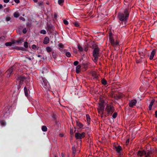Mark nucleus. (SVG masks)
Returning a JSON list of instances; mask_svg holds the SVG:
<instances>
[{"label":"nucleus","mask_w":157,"mask_h":157,"mask_svg":"<svg viewBox=\"0 0 157 157\" xmlns=\"http://www.w3.org/2000/svg\"><path fill=\"white\" fill-rule=\"evenodd\" d=\"M129 15L128 11L127 9H125L123 12L119 13L118 14V17L120 20L123 21L121 23V25L123 26V23L125 25L127 22V20Z\"/></svg>","instance_id":"nucleus-1"},{"label":"nucleus","mask_w":157,"mask_h":157,"mask_svg":"<svg viewBox=\"0 0 157 157\" xmlns=\"http://www.w3.org/2000/svg\"><path fill=\"white\" fill-rule=\"evenodd\" d=\"M113 34L112 33L111 30H110L109 32V41L111 45L113 46H115L119 44V41L117 40H116L115 41V40L113 37Z\"/></svg>","instance_id":"nucleus-2"},{"label":"nucleus","mask_w":157,"mask_h":157,"mask_svg":"<svg viewBox=\"0 0 157 157\" xmlns=\"http://www.w3.org/2000/svg\"><path fill=\"white\" fill-rule=\"evenodd\" d=\"M43 82L42 83V86L44 90L48 91L49 90L50 86L47 80L43 78H42Z\"/></svg>","instance_id":"nucleus-3"},{"label":"nucleus","mask_w":157,"mask_h":157,"mask_svg":"<svg viewBox=\"0 0 157 157\" xmlns=\"http://www.w3.org/2000/svg\"><path fill=\"white\" fill-rule=\"evenodd\" d=\"M25 79V77L23 76H20L17 77V81L19 83V85L18 86V89L21 87V86L23 84V82Z\"/></svg>","instance_id":"nucleus-4"},{"label":"nucleus","mask_w":157,"mask_h":157,"mask_svg":"<svg viewBox=\"0 0 157 157\" xmlns=\"http://www.w3.org/2000/svg\"><path fill=\"white\" fill-rule=\"evenodd\" d=\"M99 49L98 48H96L94 49L93 52V56L94 58V60H97L99 56Z\"/></svg>","instance_id":"nucleus-5"},{"label":"nucleus","mask_w":157,"mask_h":157,"mask_svg":"<svg viewBox=\"0 0 157 157\" xmlns=\"http://www.w3.org/2000/svg\"><path fill=\"white\" fill-rule=\"evenodd\" d=\"M105 111L108 113L111 114L113 112L114 109L113 106L110 105H107L105 109Z\"/></svg>","instance_id":"nucleus-6"},{"label":"nucleus","mask_w":157,"mask_h":157,"mask_svg":"<svg viewBox=\"0 0 157 157\" xmlns=\"http://www.w3.org/2000/svg\"><path fill=\"white\" fill-rule=\"evenodd\" d=\"M103 102L104 101H103L99 104V106L98 109V112L101 114L103 113V111L104 110Z\"/></svg>","instance_id":"nucleus-7"},{"label":"nucleus","mask_w":157,"mask_h":157,"mask_svg":"<svg viewBox=\"0 0 157 157\" xmlns=\"http://www.w3.org/2000/svg\"><path fill=\"white\" fill-rule=\"evenodd\" d=\"M85 133L82 132L81 133L76 132L75 134V136L76 139H81L85 136Z\"/></svg>","instance_id":"nucleus-8"},{"label":"nucleus","mask_w":157,"mask_h":157,"mask_svg":"<svg viewBox=\"0 0 157 157\" xmlns=\"http://www.w3.org/2000/svg\"><path fill=\"white\" fill-rule=\"evenodd\" d=\"M114 149L119 155H120L121 154L122 151V148L120 146H114Z\"/></svg>","instance_id":"nucleus-9"},{"label":"nucleus","mask_w":157,"mask_h":157,"mask_svg":"<svg viewBox=\"0 0 157 157\" xmlns=\"http://www.w3.org/2000/svg\"><path fill=\"white\" fill-rule=\"evenodd\" d=\"M14 68V67H12L7 71V77L9 78L10 76L12 73Z\"/></svg>","instance_id":"nucleus-10"},{"label":"nucleus","mask_w":157,"mask_h":157,"mask_svg":"<svg viewBox=\"0 0 157 157\" xmlns=\"http://www.w3.org/2000/svg\"><path fill=\"white\" fill-rule=\"evenodd\" d=\"M137 103V101L136 100L133 99L129 101V104L130 107H133L134 106L136 105Z\"/></svg>","instance_id":"nucleus-11"},{"label":"nucleus","mask_w":157,"mask_h":157,"mask_svg":"<svg viewBox=\"0 0 157 157\" xmlns=\"http://www.w3.org/2000/svg\"><path fill=\"white\" fill-rule=\"evenodd\" d=\"M152 154V151L151 150H148L147 151H145V153L144 154L145 157H151V155Z\"/></svg>","instance_id":"nucleus-12"},{"label":"nucleus","mask_w":157,"mask_h":157,"mask_svg":"<svg viewBox=\"0 0 157 157\" xmlns=\"http://www.w3.org/2000/svg\"><path fill=\"white\" fill-rule=\"evenodd\" d=\"M145 153V151L144 150H142L139 151L137 153V155L140 156H142L144 155Z\"/></svg>","instance_id":"nucleus-13"},{"label":"nucleus","mask_w":157,"mask_h":157,"mask_svg":"<svg viewBox=\"0 0 157 157\" xmlns=\"http://www.w3.org/2000/svg\"><path fill=\"white\" fill-rule=\"evenodd\" d=\"M23 39L22 38H20L19 39H18L17 40H13V43H21L22 42V41H23Z\"/></svg>","instance_id":"nucleus-14"},{"label":"nucleus","mask_w":157,"mask_h":157,"mask_svg":"<svg viewBox=\"0 0 157 157\" xmlns=\"http://www.w3.org/2000/svg\"><path fill=\"white\" fill-rule=\"evenodd\" d=\"M156 52V50L155 49H154L152 51L150 56V60H152L153 59L154 56Z\"/></svg>","instance_id":"nucleus-15"},{"label":"nucleus","mask_w":157,"mask_h":157,"mask_svg":"<svg viewBox=\"0 0 157 157\" xmlns=\"http://www.w3.org/2000/svg\"><path fill=\"white\" fill-rule=\"evenodd\" d=\"M49 42V39L48 37H46L43 41V43L45 44H47Z\"/></svg>","instance_id":"nucleus-16"},{"label":"nucleus","mask_w":157,"mask_h":157,"mask_svg":"<svg viewBox=\"0 0 157 157\" xmlns=\"http://www.w3.org/2000/svg\"><path fill=\"white\" fill-rule=\"evenodd\" d=\"M81 68V66L80 65H78L76 67V72L77 73H78L80 71V69Z\"/></svg>","instance_id":"nucleus-17"},{"label":"nucleus","mask_w":157,"mask_h":157,"mask_svg":"<svg viewBox=\"0 0 157 157\" xmlns=\"http://www.w3.org/2000/svg\"><path fill=\"white\" fill-rule=\"evenodd\" d=\"M155 102V101L154 100H152L151 102H150V104L149 106V110H151V109L152 106V105H153V104Z\"/></svg>","instance_id":"nucleus-18"},{"label":"nucleus","mask_w":157,"mask_h":157,"mask_svg":"<svg viewBox=\"0 0 157 157\" xmlns=\"http://www.w3.org/2000/svg\"><path fill=\"white\" fill-rule=\"evenodd\" d=\"M76 124L77 126L79 128H81L82 127V124L79 121H76Z\"/></svg>","instance_id":"nucleus-19"},{"label":"nucleus","mask_w":157,"mask_h":157,"mask_svg":"<svg viewBox=\"0 0 157 157\" xmlns=\"http://www.w3.org/2000/svg\"><path fill=\"white\" fill-rule=\"evenodd\" d=\"M24 90L25 95L26 96L28 97V90H29L28 89H26V87H24Z\"/></svg>","instance_id":"nucleus-20"},{"label":"nucleus","mask_w":157,"mask_h":157,"mask_svg":"<svg viewBox=\"0 0 157 157\" xmlns=\"http://www.w3.org/2000/svg\"><path fill=\"white\" fill-rule=\"evenodd\" d=\"M46 50L48 52H50L52 50V49L50 47H47L46 48Z\"/></svg>","instance_id":"nucleus-21"},{"label":"nucleus","mask_w":157,"mask_h":157,"mask_svg":"<svg viewBox=\"0 0 157 157\" xmlns=\"http://www.w3.org/2000/svg\"><path fill=\"white\" fill-rule=\"evenodd\" d=\"M13 44V41L11 42H8L5 43V45L7 46H11L12 44Z\"/></svg>","instance_id":"nucleus-22"},{"label":"nucleus","mask_w":157,"mask_h":157,"mask_svg":"<svg viewBox=\"0 0 157 157\" xmlns=\"http://www.w3.org/2000/svg\"><path fill=\"white\" fill-rule=\"evenodd\" d=\"M42 130L43 132H46L47 130V128L45 126H43L42 127Z\"/></svg>","instance_id":"nucleus-23"},{"label":"nucleus","mask_w":157,"mask_h":157,"mask_svg":"<svg viewBox=\"0 0 157 157\" xmlns=\"http://www.w3.org/2000/svg\"><path fill=\"white\" fill-rule=\"evenodd\" d=\"M78 48L79 51L80 52H82L83 51V48L79 44H78Z\"/></svg>","instance_id":"nucleus-24"},{"label":"nucleus","mask_w":157,"mask_h":157,"mask_svg":"<svg viewBox=\"0 0 157 157\" xmlns=\"http://www.w3.org/2000/svg\"><path fill=\"white\" fill-rule=\"evenodd\" d=\"M58 46L59 49H63L64 48V45L61 43H60L58 44Z\"/></svg>","instance_id":"nucleus-25"},{"label":"nucleus","mask_w":157,"mask_h":157,"mask_svg":"<svg viewBox=\"0 0 157 157\" xmlns=\"http://www.w3.org/2000/svg\"><path fill=\"white\" fill-rule=\"evenodd\" d=\"M86 118L87 121L88 123H89L90 121V116L88 115H86Z\"/></svg>","instance_id":"nucleus-26"},{"label":"nucleus","mask_w":157,"mask_h":157,"mask_svg":"<svg viewBox=\"0 0 157 157\" xmlns=\"http://www.w3.org/2000/svg\"><path fill=\"white\" fill-rule=\"evenodd\" d=\"M13 15L16 18L18 17L19 16V13L17 12H15L14 13Z\"/></svg>","instance_id":"nucleus-27"},{"label":"nucleus","mask_w":157,"mask_h":157,"mask_svg":"<svg viewBox=\"0 0 157 157\" xmlns=\"http://www.w3.org/2000/svg\"><path fill=\"white\" fill-rule=\"evenodd\" d=\"M48 72V70L46 68L44 67L43 68V70L42 71V73L43 74L44 73H46Z\"/></svg>","instance_id":"nucleus-28"},{"label":"nucleus","mask_w":157,"mask_h":157,"mask_svg":"<svg viewBox=\"0 0 157 157\" xmlns=\"http://www.w3.org/2000/svg\"><path fill=\"white\" fill-rule=\"evenodd\" d=\"M73 24L76 27H79V23L75 21L73 22Z\"/></svg>","instance_id":"nucleus-29"},{"label":"nucleus","mask_w":157,"mask_h":157,"mask_svg":"<svg viewBox=\"0 0 157 157\" xmlns=\"http://www.w3.org/2000/svg\"><path fill=\"white\" fill-rule=\"evenodd\" d=\"M64 2V0H58V3L60 5H61Z\"/></svg>","instance_id":"nucleus-30"},{"label":"nucleus","mask_w":157,"mask_h":157,"mask_svg":"<svg viewBox=\"0 0 157 157\" xmlns=\"http://www.w3.org/2000/svg\"><path fill=\"white\" fill-rule=\"evenodd\" d=\"M65 55L67 56L68 57H69L71 56V53L69 52H67L66 53Z\"/></svg>","instance_id":"nucleus-31"},{"label":"nucleus","mask_w":157,"mask_h":157,"mask_svg":"<svg viewBox=\"0 0 157 157\" xmlns=\"http://www.w3.org/2000/svg\"><path fill=\"white\" fill-rule=\"evenodd\" d=\"M52 56H53V58L55 59L56 58V53L54 51L52 52Z\"/></svg>","instance_id":"nucleus-32"},{"label":"nucleus","mask_w":157,"mask_h":157,"mask_svg":"<svg viewBox=\"0 0 157 157\" xmlns=\"http://www.w3.org/2000/svg\"><path fill=\"white\" fill-rule=\"evenodd\" d=\"M101 82L102 84L104 85H105L107 83V82L105 79H103L101 80Z\"/></svg>","instance_id":"nucleus-33"},{"label":"nucleus","mask_w":157,"mask_h":157,"mask_svg":"<svg viewBox=\"0 0 157 157\" xmlns=\"http://www.w3.org/2000/svg\"><path fill=\"white\" fill-rule=\"evenodd\" d=\"M25 87H26V89H28V90H29L30 88V87L29 85V83L27 82L26 84V86Z\"/></svg>","instance_id":"nucleus-34"},{"label":"nucleus","mask_w":157,"mask_h":157,"mask_svg":"<svg viewBox=\"0 0 157 157\" xmlns=\"http://www.w3.org/2000/svg\"><path fill=\"white\" fill-rule=\"evenodd\" d=\"M40 33L42 34H45L46 33L45 30H41V31L40 32Z\"/></svg>","instance_id":"nucleus-35"},{"label":"nucleus","mask_w":157,"mask_h":157,"mask_svg":"<svg viewBox=\"0 0 157 157\" xmlns=\"http://www.w3.org/2000/svg\"><path fill=\"white\" fill-rule=\"evenodd\" d=\"M10 19H11L10 17L9 16H7L6 17V20L7 21H10Z\"/></svg>","instance_id":"nucleus-36"},{"label":"nucleus","mask_w":157,"mask_h":157,"mask_svg":"<svg viewBox=\"0 0 157 157\" xmlns=\"http://www.w3.org/2000/svg\"><path fill=\"white\" fill-rule=\"evenodd\" d=\"M117 116V113L116 112H115L113 114L112 117L113 118H116Z\"/></svg>","instance_id":"nucleus-37"},{"label":"nucleus","mask_w":157,"mask_h":157,"mask_svg":"<svg viewBox=\"0 0 157 157\" xmlns=\"http://www.w3.org/2000/svg\"><path fill=\"white\" fill-rule=\"evenodd\" d=\"M24 46L26 48L28 47V43L27 42H26L24 43Z\"/></svg>","instance_id":"nucleus-38"},{"label":"nucleus","mask_w":157,"mask_h":157,"mask_svg":"<svg viewBox=\"0 0 157 157\" xmlns=\"http://www.w3.org/2000/svg\"><path fill=\"white\" fill-rule=\"evenodd\" d=\"M63 22L64 23L65 25H67L68 24V21L65 19L63 20Z\"/></svg>","instance_id":"nucleus-39"},{"label":"nucleus","mask_w":157,"mask_h":157,"mask_svg":"<svg viewBox=\"0 0 157 157\" xmlns=\"http://www.w3.org/2000/svg\"><path fill=\"white\" fill-rule=\"evenodd\" d=\"M43 2H40L38 3V4L39 6H41L43 5Z\"/></svg>","instance_id":"nucleus-40"},{"label":"nucleus","mask_w":157,"mask_h":157,"mask_svg":"<svg viewBox=\"0 0 157 157\" xmlns=\"http://www.w3.org/2000/svg\"><path fill=\"white\" fill-rule=\"evenodd\" d=\"M78 62L77 61H75L74 63V65L75 66H76L78 64Z\"/></svg>","instance_id":"nucleus-41"},{"label":"nucleus","mask_w":157,"mask_h":157,"mask_svg":"<svg viewBox=\"0 0 157 157\" xmlns=\"http://www.w3.org/2000/svg\"><path fill=\"white\" fill-rule=\"evenodd\" d=\"M32 48L33 49H35L36 48V46L35 45L33 44L32 46Z\"/></svg>","instance_id":"nucleus-42"},{"label":"nucleus","mask_w":157,"mask_h":157,"mask_svg":"<svg viewBox=\"0 0 157 157\" xmlns=\"http://www.w3.org/2000/svg\"><path fill=\"white\" fill-rule=\"evenodd\" d=\"M1 124L2 126H4L6 124V123L5 122L3 121L1 122Z\"/></svg>","instance_id":"nucleus-43"},{"label":"nucleus","mask_w":157,"mask_h":157,"mask_svg":"<svg viewBox=\"0 0 157 157\" xmlns=\"http://www.w3.org/2000/svg\"><path fill=\"white\" fill-rule=\"evenodd\" d=\"M14 1L17 3H18L20 2L19 0H14Z\"/></svg>","instance_id":"nucleus-44"},{"label":"nucleus","mask_w":157,"mask_h":157,"mask_svg":"<svg viewBox=\"0 0 157 157\" xmlns=\"http://www.w3.org/2000/svg\"><path fill=\"white\" fill-rule=\"evenodd\" d=\"M129 141V139H127L126 141V145H128Z\"/></svg>","instance_id":"nucleus-45"},{"label":"nucleus","mask_w":157,"mask_h":157,"mask_svg":"<svg viewBox=\"0 0 157 157\" xmlns=\"http://www.w3.org/2000/svg\"><path fill=\"white\" fill-rule=\"evenodd\" d=\"M3 1L5 3H8L9 2V0H4Z\"/></svg>","instance_id":"nucleus-46"},{"label":"nucleus","mask_w":157,"mask_h":157,"mask_svg":"<svg viewBox=\"0 0 157 157\" xmlns=\"http://www.w3.org/2000/svg\"><path fill=\"white\" fill-rule=\"evenodd\" d=\"M48 30V34H50L52 33V32H51L52 30Z\"/></svg>","instance_id":"nucleus-47"},{"label":"nucleus","mask_w":157,"mask_h":157,"mask_svg":"<svg viewBox=\"0 0 157 157\" xmlns=\"http://www.w3.org/2000/svg\"><path fill=\"white\" fill-rule=\"evenodd\" d=\"M24 33L25 34L27 32V30H22Z\"/></svg>","instance_id":"nucleus-48"},{"label":"nucleus","mask_w":157,"mask_h":157,"mask_svg":"<svg viewBox=\"0 0 157 157\" xmlns=\"http://www.w3.org/2000/svg\"><path fill=\"white\" fill-rule=\"evenodd\" d=\"M5 12H8L9 10L7 9H6L5 10Z\"/></svg>","instance_id":"nucleus-49"},{"label":"nucleus","mask_w":157,"mask_h":157,"mask_svg":"<svg viewBox=\"0 0 157 157\" xmlns=\"http://www.w3.org/2000/svg\"><path fill=\"white\" fill-rule=\"evenodd\" d=\"M2 7H3L2 5V4H0V9H2Z\"/></svg>","instance_id":"nucleus-50"},{"label":"nucleus","mask_w":157,"mask_h":157,"mask_svg":"<svg viewBox=\"0 0 157 157\" xmlns=\"http://www.w3.org/2000/svg\"><path fill=\"white\" fill-rule=\"evenodd\" d=\"M155 114L156 117H157V110L155 112Z\"/></svg>","instance_id":"nucleus-51"},{"label":"nucleus","mask_w":157,"mask_h":157,"mask_svg":"<svg viewBox=\"0 0 157 157\" xmlns=\"http://www.w3.org/2000/svg\"><path fill=\"white\" fill-rule=\"evenodd\" d=\"M144 55H141L140 56V57L141 58H143L144 57Z\"/></svg>","instance_id":"nucleus-52"},{"label":"nucleus","mask_w":157,"mask_h":157,"mask_svg":"<svg viewBox=\"0 0 157 157\" xmlns=\"http://www.w3.org/2000/svg\"><path fill=\"white\" fill-rule=\"evenodd\" d=\"M62 157H64V155L63 153H62Z\"/></svg>","instance_id":"nucleus-53"},{"label":"nucleus","mask_w":157,"mask_h":157,"mask_svg":"<svg viewBox=\"0 0 157 157\" xmlns=\"http://www.w3.org/2000/svg\"><path fill=\"white\" fill-rule=\"evenodd\" d=\"M20 18L21 19H23L24 20H25V19L23 18V17H20Z\"/></svg>","instance_id":"nucleus-54"},{"label":"nucleus","mask_w":157,"mask_h":157,"mask_svg":"<svg viewBox=\"0 0 157 157\" xmlns=\"http://www.w3.org/2000/svg\"><path fill=\"white\" fill-rule=\"evenodd\" d=\"M34 2H37L38 0H33Z\"/></svg>","instance_id":"nucleus-55"},{"label":"nucleus","mask_w":157,"mask_h":157,"mask_svg":"<svg viewBox=\"0 0 157 157\" xmlns=\"http://www.w3.org/2000/svg\"><path fill=\"white\" fill-rule=\"evenodd\" d=\"M75 153V150H74V149L73 150V153Z\"/></svg>","instance_id":"nucleus-56"},{"label":"nucleus","mask_w":157,"mask_h":157,"mask_svg":"<svg viewBox=\"0 0 157 157\" xmlns=\"http://www.w3.org/2000/svg\"><path fill=\"white\" fill-rule=\"evenodd\" d=\"M74 52L76 53L77 52V51H76V50H74Z\"/></svg>","instance_id":"nucleus-57"},{"label":"nucleus","mask_w":157,"mask_h":157,"mask_svg":"<svg viewBox=\"0 0 157 157\" xmlns=\"http://www.w3.org/2000/svg\"><path fill=\"white\" fill-rule=\"evenodd\" d=\"M85 50L86 51L87 50V48H85Z\"/></svg>","instance_id":"nucleus-58"},{"label":"nucleus","mask_w":157,"mask_h":157,"mask_svg":"<svg viewBox=\"0 0 157 157\" xmlns=\"http://www.w3.org/2000/svg\"><path fill=\"white\" fill-rule=\"evenodd\" d=\"M20 30H17V33H18L19 32H20Z\"/></svg>","instance_id":"nucleus-59"},{"label":"nucleus","mask_w":157,"mask_h":157,"mask_svg":"<svg viewBox=\"0 0 157 157\" xmlns=\"http://www.w3.org/2000/svg\"><path fill=\"white\" fill-rule=\"evenodd\" d=\"M118 98H121L120 96H118L117 97Z\"/></svg>","instance_id":"nucleus-60"},{"label":"nucleus","mask_w":157,"mask_h":157,"mask_svg":"<svg viewBox=\"0 0 157 157\" xmlns=\"http://www.w3.org/2000/svg\"><path fill=\"white\" fill-rule=\"evenodd\" d=\"M25 29V30H26V28H24V29Z\"/></svg>","instance_id":"nucleus-61"},{"label":"nucleus","mask_w":157,"mask_h":157,"mask_svg":"<svg viewBox=\"0 0 157 157\" xmlns=\"http://www.w3.org/2000/svg\"><path fill=\"white\" fill-rule=\"evenodd\" d=\"M29 59H30H30H31L30 58H29Z\"/></svg>","instance_id":"nucleus-62"},{"label":"nucleus","mask_w":157,"mask_h":157,"mask_svg":"<svg viewBox=\"0 0 157 157\" xmlns=\"http://www.w3.org/2000/svg\"><path fill=\"white\" fill-rule=\"evenodd\" d=\"M55 157H57V156H55Z\"/></svg>","instance_id":"nucleus-63"}]
</instances>
